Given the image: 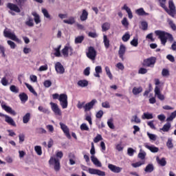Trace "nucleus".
I'll list each match as a JSON object with an SVG mask.
<instances>
[{
	"label": "nucleus",
	"instance_id": "1",
	"mask_svg": "<svg viewBox=\"0 0 176 176\" xmlns=\"http://www.w3.org/2000/svg\"><path fill=\"white\" fill-rule=\"evenodd\" d=\"M155 34L156 36H158V39H160L162 45L164 46L166 45V43H167V38L169 41V42H173L174 41V37L173 36V34L166 32L163 30H155Z\"/></svg>",
	"mask_w": 176,
	"mask_h": 176
},
{
	"label": "nucleus",
	"instance_id": "2",
	"mask_svg": "<svg viewBox=\"0 0 176 176\" xmlns=\"http://www.w3.org/2000/svg\"><path fill=\"white\" fill-rule=\"evenodd\" d=\"M168 7L169 10L167 8V7L165 5L164 10L169 14V16H171V17H175V14H176V10H175V6L174 5V2L173 0H170L168 1Z\"/></svg>",
	"mask_w": 176,
	"mask_h": 176
},
{
	"label": "nucleus",
	"instance_id": "3",
	"mask_svg": "<svg viewBox=\"0 0 176 176\" xmlns=\"http://www.w3.org/2000/svg\"><path fill=\"white\" fill-rule=\"evenodd\" d=\"M58 101L63 109H65L68 108V96H67V94H60Z\"/></svg>",
	"mask_w": 176,
	"mask_h": 176
},
{
	"label": "nucleus",
	"instance_id": "4",
	"mask_svg": "<svg viewBox=\"0 0 176 176\" xmlns=\"http://www.w3.org/2000/svg\"><path fill=\"white\" fill-rule=\"evenodd\" d=\"M49 164L54 166L55 171H60L61 166H60V160L54 157H51L49 160Z\"/></svg>",
	"mask_w": 176,
	"mask_h": 176
},
{
	"label": "nucleus",
	"instance_id": "5",
	"mask_svg": "<svg viewBox=\"0 0 176 176\" xmlns=\"http://www.w3.org/2000/svg\"><path fill=\"white\" fill-rule=\"evenodd\" d=\"M49 164L54 166L55 171H60L61 166H60V160L54 157H51L49 160Z\"/></svg>",
	"mask_w": 176,
	"mask_h": 176
},
{
	"label": "nucleus",
	"instance_id": "6",
	"mask_svg": "<svg viewBox=\"0 0 176 176\" xmlns=\"http://www.w3.org/2000/svg\"><path fill=\"white\" fill-rule=\"evenodd\" d=\"M86 55L87 57L89 58V60L94 61V60H96V57H97V51H96L94 47H89L88 48V51L86 53Z\"/></svg>",
	"mask_w": 176,
	"mask_h": 176
},
{
	"label": "nucleus",
	"instance_id": "7",
	"mask_svg": "<svg viewBox=\"0 0 176 176\" xmlns=\"http://www.w3.org/2000/svg\"><path fill=\"white\" fill-rule=\"evenodd\" d=\"M155 63H156V58L150 57L148 58H146L144 60L142 65L144 67H151V68H153Z\"/></svg>",
	"mask_w": 176,
	"mask_h": 176
},
{
	"label": "nucleus",
	"instance_id": "8",
	"mask_svg": "<svg viewBox=\"0 0 176 176\" xmlns=\"http://www.w3.org/2000/svg\"><path fill=\"white\" fill-rule=\"evenodd\" d=\"M50 104L51 105V109L55 115L57 116H61V115H63L61 109H60V107H58V104L52 102Z\"/></svg>",
	"mask_w": 176,
	"mask_h": 176
},
{
	"label": "nucleus",
	"instance_id": "9",
	"mask_svg": "<svg viewBox=\"0 0 176 176\" xmlns=\"http://www.w3.org/2000/svg\"><path fill=\"white\" fill-rule=\"evenodd\" d=\"M3 35L6 38H9L10 39H12V41H16V42H19V38L17 36H16V34L8 30L7 29L4 30Z\"/></svg>",
	"mask_w": 176,
	"mask_h": 176
},
{
	"label": "nucleus",
	"instance_id": "10",
	"mask_svg": "<svg viewBox=\"0 0 176 176\" xmlns=\"http://www.w3.org/2000/svg\"><path fill=\"white\" fill-rule=\"evenodd\" d=\"M1 118H5V122L10 124V126H13L14 127H16V122H14V120L12 118V117L5 115L2 113H0Z\"/></svg>",
	"mask_w": 176,
	"mask_h": 176
},
{
	"label": "nucleus",
	"instance_id": "11",
	"mask_svg": "<svg viewBox=\"0 0 176 176\" xmlns=\"http://www.w3.org/2000/svg\"><path fill=\"white\" fill-rule=\"evenodd\" d=\"M73 52L74 50L72 49V47L66 46L62 50V54L64 57H68V56H72Z\"/></svg>",
	"mask_w": 176,
	"mask_h": 176
},
{
	"label": "nucleus",
	"instance_id": "12",
	"mask_svg": "<svg viewBox=\"0 0 176 176\" xmlns=\"http://www.w3.org/2000/svg\"><path fill=\"white\" fill-rule=\"evenodd\" d=\"M59 124L60 126L61 130L63 131L66 137L71 138V134H69V128H68V126L63 122H60Z\"/></svg>",
	"mask_w": 176,
	"mask_h": 176
},
{
	"label": "nucleus",
	"instance_id": "13",
	"mask_svg": "<svg viewBox=\"0 0 176 176\" xmlns=\"http://www.w3.org/2000/svg\"><path fill=\"white\" fill-rule=\"evenodd\" d=\"M88 171L89 174L94 175H98V176H105V172L100 170L98 169H94L89 168L88 169Z\"/></svg>",
	"mask_w": 176,
	"mask_h": 176
},
{
	"label": "nucleus",
	"instance_id": "14",
	"mask_svg": "<svg viewBox=\"0 0 176 176\" xmlns=\"http://www.w3.org/2000/svg\"><path fill=\"white\" fill-rule=\"evenodd\" d=\"M55 69L57 74H59L60 75H63V74L65 72V69H64V66H63V65H61L60 62H57L55 64Z\"/></svg>",
	"mask_w": 176,
	"mask_h": 176
},
{
	"label": "nucleus",
	"instance_id": "15",
	"mask_svg": "<svg viewBox=\"0 0 176 176\" xmlns=\"http://www.w3.org/2000/svg\"><path fill=\"white\" fill-rule=\"evenodd\" d=\"M108 168H109L112 171V173H115L116 174H119V173H120L123 170L122 168H120L112 164H109L108 165Z\"/></svg>",
	"mask_w": 176,
	"mask_h": 176
},
{
	"label": "nucleus",
	"instance_id": "16",
	"mask_svg": "<svg viewBox=\"0 0 176 176\" xmlns=\"http://www.w3.org/2000/svg\"><path fill=\"white\" fill-rule=\"evenodd\" d=\"M1 108L4 109L6 112H8V113H10L11 115L16 116V111L14 110H12V107L3 104V102L1 103Z\"/></svg>",
	"mask_w": 176,
	"mask_h": 176
},
{
	"label": "nucleus",
	"instance_id": "17",
	"mask_svg": "<svg viewBox=\"0 0 176 176\" xmlns=\"http://www.w3.org/2000/svg\"><path fill=\"white\" fill-rule=\"evenodd\" d=\"M97 102V100L94 99L91 102L87 103L85 105L83 106V108L85 111V112H87V111H90L94 107V104Z\"/></svg>",
	"mask_w": 176,
	"mask_h": 176
},
{
	"label": "nucleus",
	"instance_id": "18",
	"mask_svg": "<svg viewBox=\"0 0 176 176\" xmlns=\"http://www.w3.org/2000/svg\"><path fill=\"white\" fill-rule=\"evenodd\" d=\"M155 96L157 97L158 99L160 100V101H164V95L162 94V92H160V88L159 87L156 86L154 90Z\"/></svg>",
	"mask_w": 176,
	"mask_h": 176
},
{
	"label": "nucleus",
	"instance_id": "19",
	"mask_svg": "<svg viewBox=\"0 0 176 176\" xmlns=\"http://www.w3.org/2000/svg\"><path fill=\"white\" fill-rule=\"evenodd\" d=\"M124 53H126V46H124V45L121 44L120 45V50L118 51V54L120 56V58L123 60H124V58L123 57V56H124Z\"/></svg>",
	"mask_w": 176,
	"mask_h": 176
},
{
	"label": "nucleus",
	"instance_id": "20",
	"mask_svg": "<svg viewBox=\"0 0 176 176\" xmlns=\"http://www.w3.org/2000/svg\"><path fill=\"white\" fill-rule=\"evenodd\" d=\"M7 7L8 8V9H10V10H13L14 12H16V13H20V12H21L19 6H17L16 5L13 4L12 3H8Z\"/></svg>",
	"mask_w": 176,
	"mask_h": 176
},
{
	"label": "nucleus",
	"instance_id": "21",
	"mask_svg": "<svg viewBox=\"0 0 176 176\" xmlns=\"http://www.w3.org/2000/svg\"><path fill=\"white\" fill-rule=\"evenodd\" d=\"M91 160L96 167H102V164H101V162H100V160H98V159L94 155L91 156Z\"/></svg>",
	"mask_w": 176,
	"mask_h": 176
},
{
	"label": "nucleus",
	"instance_id": "22",
	"mask_svg": "<svg viewBox=\"0 0 176 176\" xmlns=\"http://www.w3.org/2000/svg\"><path fill=\"white\" fill-rule=\"evenodd\" d=\"M122 10H126L127 14H128V17L129 19H133V12H131V9H130V8H129V6H127L126 4H124L123 7H122Z\"/></svg>",
	"mask_w": 176,
	"mask_h": 176
},
{
	"label": "nucleus",
	"instance_id": "23",
	"mask_svg": "<svg viewBox=\"0 0 176 176\" xmlns=\"http://www.w3.org/2000/svg\"><path fill=\"white\" fill-rule=\"evenodd\" d=\"M88 17H89V12H87L86 10H82V14L80 16V20H81V21H86Z\"/></svg>",
	"mask_w": 176,
	"mask_h": 176
},
{
	"label": "nucleus",
	"instance_id": "24",
	"mask_svg": "<svg viewBox=\"0 0 176 176\" xmlns=\"http://www.w3.org/2000/svg\"><path fill=\"white\" fill-rule=\"evenodd\" d=\"M79 87H87L89 86V81L87 80H80L77 82Z\"/></svg>",
	"mask_w": 176,
	"mask_h": 176
},
{
	"label": "nucleus",
	"instance_id": "25",
	"mask_svg": "<svg viewBox=\"0 0 176 176\" xmlns=\"http://www.w3.org/2000/svg\"><path fill=\"white\" fill-rule=\"evenodd\" d=\"M144 146L147 149L150 150L153 153H157V152H159V148L155 146H149L148 144H145Z\"/></svg>",
	"mask_w": 176,
	"mask_h": 176
},
{
	"label": "nucleus",
	"instance_id": "26",
	"mask_svg": "<svg viewBox=\"0 0 176 176\" xmlns=\"http://www.w3.org/2000/svg\"><path fill=\"white\" fill-rule=\"evenodd\" d=\"M132 93L134 96H138L140 93H142V87H135L132 89Z\"/></svg>",
	"mask_w": 176,
	"mask_h": 176
},
{
	"label": "nucleus",
	"instance_id": "27",
	"mask_svg": "<svg viewBox=\"0 0 176 176\" xmlns=\"http://www.w3.org/2000/svg\"><path fill=\"white\" fill-rule=\"evenodd\" d=\"M157 162L160 166H162V167H164L166 164H167V161H166V158L162 157V158H159V157H156Z\"/></svg>",
	"mask_w": 176,
	"mask_h": 176
},
{
	"label": "nucleus",
	"instance_id": "28",
	"mask_svg": "<svg viewBox=\"0 0 176 176\" xmlns=\"http://www.w3.org/2000/svg\"><path fill=\"white\" fill-rule=\"evenodd\" d=\"M170 129H171V124L170 122H167L163 126L162 129H160V130L162 131H164V133H168Z\"/></svg>",
	"mask_w": 176,
	"mask_h": 176
},
{
	"label": "nucleus",
	"instance_id": "29",
	"mask_svg": "<svg viewBox=\"0 0 176 176\" xmlns=\"http://www.w3.org/2000/svg\"><path fill=\"white\" fill-rule=\"evenodd\" d=\"M135 13L138 16H149V13L146 12L142 8L136 10Z\"/></svg>",
	"mask_w": 176,
	"mask_h": 176
},
{
	"label": "nucleus",
	"instance_id": "30",
	"mask_svg": "<svg viewBox=\"0 0 176 176\" xmlns=\"http://www.w3.org/2000/svg\"><path fill=\"white\" fill-rule=\"evenodd\" d=\"M95 72L94 76L96 78H100V74H102V67L101 66H96L95 67Z\"/></svg>",
	"mask_w": 176,
	"mask_h": 176
},
{
	"label": "nucleus",
	"instance_id": "31",
	"mask_svg": "<svg viewBox=\"0 0 176 176\" xmlns=\"http://www.w3.org/2000/svg\"><path fill=\"white\" fill-rule=\"evenodd\" d=\"M25 85L26 87L28 89V90L30 91V93H32L34 96H35L36 97H38V94L36 93V91H35V89H34V87H32L31 85L28 83H25Z\"/></svg>",
	"mask_w": 176,
	"mask_h": 176
},
{
	"label": "nucleus",
	"instance_id": "32",
	"mask_svg": "<svg viewBox=\"0 0 176 176\" xmlns=\"http://www.w3.org/2000/svg\"><path fill=\"white\" fill-rule=\"evenodd\" d=\"M109 28H111V23H109L108 22L104 23L102 25V32H105L108 31L109 30Z\"/></svg>",
	"mask_w": 176,
	"mask_h": 176
},
{
	"label": "nucleus",
	"instance_id": "33",
	"mask_svg": "<svg viewBox=\"0 0 176 176\" xmlns=\"http://www.w3.org/2000/svg\"><path fill=\"white\" fill-rule=\"evenodd\" d=\"M31 119V113H27L23 117V123L25 124H27L28 122H30Z\"/></svg>",
	"mask_w": 176,
	"mask_h": 176
},
{
	"label": "nucleus",
	"instance_id": "34",
	"mask_svg": "<svg viewBox=\"0 0 176 176\" xmlns=\"http://www.w3.org/2000/svg\"><path fill=\"white\" fill-rule=\"evenodd\" d=\"M155 170V166H153V164H148L144 168L145 173H152Z\"/></svg>",
	"mask_w": 176,
	"mask_h": 176
},
{
	"label": "nucleus",
	"instance_id": "35",
	"mask_svg": "<svg viewBox=\"0 0 176 176\" xmlns=\"http://www.w3.org/2000/svg\"><path fill=\"white\" fill-rule=\"evenodd\" d=\"M32 16H34V20L36 24H39L41 23V16H39V14L36 13V12H34L32 13Z\"/></svg>",
	"mask_w": 176,
	"mask_h": 176
},
{
	"label": "nucleus",
	"instance_id": "36",
	"mask_svg": "<svg viewBox=\"0 0 176 176\" xmlns=\"http://www.w3.org/2000/svg\"><path fill=\"white\" fill-rule=\"evenodd\" d=\"M142 119L145 120H149V119H153V114L150 113H144L142 116Z\"/></svg>",
	"mask_w": 176,
	"mask_h": 176
},
{
	"label": "nucleus",
	"instance_id": "37",
	"mask_svg": "<svg viewBox=\"0 0 176 176\" xmlns=\"http://www.w3.org/2000/svg\"><path fill=\"white\" fill-rule=\"evenodd\" d=\"M19 98L22 102H25L28 100V96L25 93L19 94Z\"/></svg>",
	"mask_w": 176,
	"mask_h": 176
},
{
	"label": "nucleus",
	"instance_id": "38",
	"mask_svg": "<svg viewBox=\"0 0 176 176\" xmlns=\"http://www.w3.org/2000/svg\"><path fill=\"white\" fill-rule=\"evenodd\" d=\"M63 23H65V24H70V25L75 24V18H74L73 16H71L68 19L63 20Z\"/></svg>",
	"mask_w": 176,
	"mask_h": 176
},
{
	"label": "nucleus",
	"instance_id": "39",
	"mask_svg": "<svg viewBox=\"0 0 176 176\" xmlns=\"http://www.w3.org/2000/svg\"><path fill=\"white\" fill-rule=\"evenodd\" d=\"M41 12L43 14L44 17L52 20V16H50V14H49V12L47 11V10H46V8H42Z\"/></svg>",
	"mask_w": 176,
	"mask_h": 176
},
{
	"label": "nucleus",
	"instance_id": "40",
	"mask_svg": "<svg viewBox=\"0 0 176 176\" xmlns=\"http://www.w3.org/2000/svg\"><path fill=\"white\" fill-rule=\"evenodd\" d=\"M103 43L104 44L106 49L109 47V39H108V37L105 34L103 35Z\"/></svg>",
	"mask_w": 176,
	"mask_h": 176
},
{
	"label": "nucleus",
	"instance_id": "41",
	"mask_svg": "<svg viewBox=\"0 0 176 176\" xmlns=\"http://www.w3.org/2000/svg\"><path fill=\"white\" fill-rule=\"evenodd\" d=\"M176 118V110L171 113L170 116L166 118V122H173Z\"/></svg>",
	"mask_w": 176,
	"mask_h": 176
},
{
	"label": "nucleus",
	"instance_id": "42",
	"mask_svg": "<svg viewBox=\"0 0 176 176\" xmlns=\"http://www.w3.org/2000/svg\"><path fill=\"white\" fill-rule=\"evenodd\" d=\"M166 146L168 149H173V148H174V144H173V139H168V141L166 142Z\"/></svg>",
	"mask_w": 176,
	"mask_h": 176
},
{
	"label": "nucleus",
	"instance_id": "43",
	"mask_svg": "<svg viewBox=\"0 0 176 176\" xmlns=\"http://www.w3.org/2000/svg\"><path fill=\"white\" fill-rule=\"evenodd\" d=\"M25 25H28V27H34V19H32L31 17H29L28 21H25Z\"/></svg>",
	"mask_w": 176,
	"mask_h": 176
},
{
	"label": "nucleus",
	"instance_id": "44",
	"mask_svg": "<svg viewBox=\"0 0 176 176\" xmlns=\"http://www.w3.org/2000/svg\"><path fill=\"white\" fill-rule=\"evenodd\" d=\"M131 123L134 122V123H137V124H140L141 123V119H140V118H138V116H133L132 117V119L131 120Z\"/></svg>",
	"mask_w": 176,
	"mask_h": 176
},
{
	"label": "nucleus",
	"instance_id": "45",
	"mask_svg": "<svg viewBox=\"0 0 176 176\" xmlns=\"http://www.w3.org/2000/svg\"><path fill=\"white\" fill-rule=\"evenodd\" d=\"M144 164H145V161L133 163L131 164V166H132V167H134V168H137V167H141V166H142Z\"/></svg>",
	"mask_w": 176,
	"mask_h": 176
},
{
	"label": "nucleus",
	"instance_id": "46",
	"mask_svg": "<svg viewBox=\"0 0 176 176\" xmlns=\"http://www.w3.org/2000/svg\"><path fill=\"white\" fill-rule=\"evenodd\" d=\"M168 23L169 24L173 31H176V25H175V23H174V21H173V20L168 19Z\"/></svg>",
	"mask_w": 176,
	"mask_h": 176
},
{
	"label": "nucleus",
	"instance_id": "47",
	"mask_svg": "<svg viewBox=\"0 0 176 176\" xmlns=\"http://www.w3.org/2000/svg\"><path fill=\"white\" fill-rule=\"evenodd\" d=\"M34 151L38 156L42 155V147L41 146H36L34 147Z\"/></svg>",
	"mask_w": 176,
	"mask_h": 176
},
{
	"label": "nucleus",
	"instance_id": "48",
	"mask_svg": "<svg viewBox=\"0 0 176 176\" xmlns=\"http://www.w3.org/2000/svg\"><path fill=\"white\" fill-rule=\"evenodd\" d=\"M60 49H61V45H59L58 47L54 49V51H55L54 56H56V57H60L61 56V53L60 52Z\"/></svg>",
	"mask_w": 176,
	"mask_h": 176
},
{
	"label": "nucleus",
	"instance_id": "49",
	"mask_svg": "<svg viewBox=\"0 0 176 176\" xmlns=\"http://www.w3.org/2000/svg\"><path fill=\"white\" fill-rule=\"evenodd\" d=\"M84 39H85V36H78L75 38V43H82Z\"/></svg>",
	"mask_w": 176,
	"mask_h": 176
},
{
	"label": "nucleus",
	"instance_id": "50",
	"mask_svg": "<svg viewBox=\"0 0 176 176\" xmlns=\"http://www.w3.org/2000/svg\"><path fill=\"white\" fill-rule=\"evenodd\" d=\"M80 130L82 131H89V126H87V124L86 123H82L80 126Z\"/></svg>",
	"mask_w": 176,
	"mask_h": 176
},
{
	"label": "nucleus",
	"instance_id": "51",
	"mask_svg": "<svg viewBox=\"0 0 176 176\" xmlns=\"http://www.w3.org/2000/svg\"><path fill=\"white\" fill-rule=\"evenodd\" d=\"M122 39L123 42H127L129 41V39H130V34H129L128 32L125 33L122 36Z\"/></svg>",
	"mask_w": 176,
	"mask_h": 176
},
{
	"label": "nucleus",
	"instance_id": "52",
	"mask_svg": "<svg viewBox=\"0 0 176 176\" xmlns=\"http://www.w3.org/2000/svg\"><path fill=\"white\" fill-rule=\"evenodd\" d=\"M107 125L109 126V129H115V125H113V120L109 119L107 121Z\"/></svg>",
	"mask_w": 176,
	"mask_h": 176
},
{
	"label": "nucleus",
	"instance_id": "53",
	"mask_svg": "<svg viewBox=\"0 0 176 176\" xmlns=\"http://www.w3.org/2000/svg\"><path fill=\"white\" fill-rule=\"evenodd\" d=\"M10 89L12 93H15L16 94L19 93V88L15 85H11Z\"/></svg>",
	"mask_w": 176,
	"mask_h": 176
},
{
	"label": "nucleus",
	"instance_id": "54",
	"mask_svg": "<svg viewBox=\"0 0 176 176\" xmlns=\"http://www.w3.org/2000/svg\"><path fill=\"white\" fill-rule=\"evenodd\" d=\"M147 135L150 140L152 141H156L157 137L155 134L149 133V132L147 133Z\"/></svg>",
	"mask_w": 176,
	"mask_h": 176
},
{
	"label": "nucleus",
	"instance_id": "55",
	"mask_svg": "<svg viewBox=\"0 0 176 176\" xmlns=\"http://www.w3.org/2000/svg\"><path fill=\"white\" fill-rule=\"evenodd\" d=\"M141 25H142V30H143V31H146V30H148V22L142 21L141 23Z\"/></svg>",
	"mask_w": 176,
	"mask_h": 176
},
{
	"label": "nucleus",
	"instance_id": "56",
	"mask_svg": "<svg viewBox=\"0 0 176 176\" xmlns=\"http://www.w3.org/2000/svg\"><path fill=\"white\" fill-rule=\"evenodd\" d=\"M105 71H106V74L109 76V79H112V78H113L112 74L111 73V70L109 69V67H108V66L105 67Z\"/></svg>",
	"mask_w": 176,
	"mask_h": 176
},
{
	"label": "nucleus",
	"instance_id": "57",
	"mask_svg": "<svg viewBox=\"0 0 176 176\" xmlns=\"http://www.w3.org/2000/svg\"><path fill=\"white\" fill-rule=\"evenodd\" d=\"M131 45L132 46H134L135 47H137V46H138V38H133L131 41Z\"/></svg>",
	"mask_w": 176,
	"mask_h": 176
},
{
	"label": "nucleus",
	"instance_id": "58",
	"mask_svg": "<svg viewBox=\"0 0 176 176\" xmlns=\"http://www.w3.org/2000/svg\"><path fill=\"white\" fill-rule=\"evenodd\" d=\"M102 137L101 135H97L96 137L94 139V142L97 144V142H100V141H102Z\"/></svg>",
	"mask_w": 176,
	"mask_h": 176
},
{
	"label": "nucleus",
	"instance_id": "59",
	"mask_svg": "<svg viewBox=\"0 0 176 176\" xmlns=\"http://www.w3.org/2000/svg\"><path fill=\"white\" fill-rule=\"evenodd\" d=\"M162 76H168L170 75V72L167 69H163L162 72Z\"/></svg>",
	"mask_w": 176,
	"mask_h": 176
},
{
	"label": "nucleus",
	"instance_id": "60",
	"mask_svg": "<svg viewBox=\"0 0 176 176\" xmlns=\"http://www.w3.org/2000/svg\"><path fill=\"white\" fill-rule=\"evenodd\" d=\"M7 43L12 49H16V43H14V42L9 40L7 41Z\"/></svg>",
	"mask_w": 176,
	"mask_h": 176
},
{
	"label": "nucleus",
	"instance_id": "61",
	"mask_svg": "<svg viewBox=\"0 0 176 176\" xmlns=\"http://www.w3.org/2000/svg\"><path fill=\"white\" fill-rule=\"evenodd\" d=\"M148 72V69L142 67L138 70V74H140L141 75H144V74H146Z\"/></svg>",
	"mask_w": 176,
	"mask_h": 176
},
{
	"label": "nucleus",
	"instance_id": "62",
	"mask_svg": "<svg viewBox=\"0 0 176 176\" xmlns=\"http://www.w3.org/2000/svg\"><path fill=\"white\" fill-rule=\"evenodd\" d=\"M121 23L124 27H129V21H127V18H123V20L121 21Z\"/></svg>",
	"mask_w": 176,
	"mask_h": 176
},
{
	"label": "nucleus",
	"instance_id": "63",
	"mask_svg": "<svg viewBox=\"0 0 176 176\" xmlns=\"http://www.w3.org/2000/svg\"><path fill=\"white\" fill-rule=\"evenodd\" d=\"M43 85L45 86V87H50V86H52V81H50V80H47L44 81Z\"/></svg>",
	"mask_w": 176,
	"mask_h": 176
},
{
	"label": "nucleus",
	"instance_id": "64",
	"mask_svg": "<svg viewBox=\"0 0 176 176\" xmlns=\"http://www.w3.org/2000/svg\"><path fill=\"white\" fill-rule=\"evenodd\" d=\"M83 74L85 76H89L90 75V67H87L84 72H83Z\"/></svg>",
	"mask_w": 176,
	"mask_h": 176
}]
</instances>
